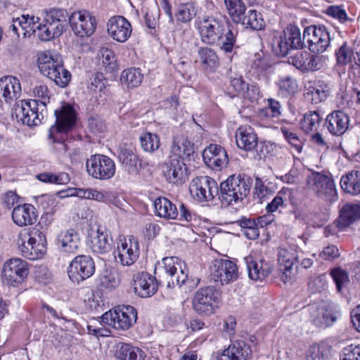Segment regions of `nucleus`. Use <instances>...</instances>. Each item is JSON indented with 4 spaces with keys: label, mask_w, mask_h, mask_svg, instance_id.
<instances>
[{
    "label": "nucleus",
    "mask_w": 360,
    "mask_h": 360,
    "mask_svg": "<svg viewBox=\"0 0 360 360\" xmlns=\"http://www.w3.org/2000/svg\"><path fill=\"white\" fill-rule=\"evenodd\" d=\"M266 216H262L259 217L257 221H255L254 219L243 217L238 220L236 223L241 227L243 231H244V229H250L253 226H258L259 225L262 227L264 225L269 224V222L266 221Z\"/></svg>",
    "instance_id": "60"
},
{
    "label": "nucleus",
    "mask_w": 360,
    "mask_h": 360,
    "mask_svg": "<svg viewBox=\"0 0 360 360\" xmlns=\"http://www.w3.org/2000/svg\"><path fill=\"white\" fill-rule=\"evenodd\" d=\"M340 360H360V345H348L343 348Z\"/></svg>",
    "instance_id": "61"
},
{
    "label": "nucleus",
    "mask_w": 360,
    "mask_h": 360,
    "mask_svg": "<svg viewBox=\"0 0 360 360\" xmlns=\"http://www.w3.org/2000/svg\"><path fill=\"white\" fill-rule=\"evenodd\" d=\"M33 94L37 98L35 100L38 101L40 108L44 110L50 100L48 87L42 84L37 85L34 89Z\"/></svg>",
    "instance_id": "58"
},
{
    "label": "nucleus",
    "mask_w": 360,
    "mask_h": 360,
    "mask_svg": "<svg viewBox=\"0 0 360 360\" xmlns=\"http://www.w3.org/2000/svg\"><path fill=\"white\" fill-rule=\"evenodd\" d=\"M205 164L210 168L221 170L226 167L229 158L225 149L219 145L210 144L202 152Z\"/></svg>",
    "instance_id": "22"
},
{
    "label": "nucleus",
    "mask_w": 360,
    "mask_h": 360,
    "mask_svg": "<svg viewBox=\"0 0 360 360\" xmlns=\"http://www.w3.org/2000/svg\"><path fill=\"white\" fill-rule=\"evenodd\" d=\"M46 16L44 21L49 22L54 27H58L59 32H63L68 25V19L69 20L68 13L65 9L53 8L45 11Z\"/></svg>",
    "instance_id": "39"
},
{
    "label": "nucleus",
    "mask_w": 360,
    "mask_h": 360,
    "mask_svg": "<svg viewBox=\"0 0 360 360\" xmlns=\"http://www.w3.org/2000/svg\"><path fill=\"white\" fill-rule=\"evenodd\" d=\"M63 63L60 56L51 52H44L39 56L38 67L44 75L47 77H56L57 70H63L61 65Z\"/></svg>",
    "instance_id": "27"
},
{
    "label": "nucleus",
    "mask_w": 360,
    "mask_h": 360,
    "mask_svg": "<svg viewBox=\"0 0 360 360\" xmlns=\"http://www.w3.org/2000/svg\"><path fill=\"white\" fill-rule=\"evenodd\" d=\"M326 58L319 53L311 54L304 52L302 72H315L322 69L325 65Z\"/></svg>",
    "instance_id": "45"
},
{
    "label": "nucleus",
    "mask_w": 360,
    "mask_h": 360,
    "mask_svg": "<svg viewBox=\"0 0 360 360\" xmlns=\"http://www.w3.org/2000/svg\"><path fill=\"white\" fill-rule=\"evenodd\" d=\"M37 209L31 204L18 205L12 212L13 221L19 226L32 225L37 221Z\"/></svg>",
    "instance_id": "29"
},
{
    "label": "nucleus",
    "mask_w": 360,
    "mask_h": 360,
    "mask_svg": "<svg viewBox=\"0 0 360 360\" xmlns=\"http://www.w3.org/2000/svg\"><path fill=\"white\" fill-rule=\"evenodd\" d=\"M210 274L214 282H219L221 285L228 284L237 279L238 268L229 259H216L210 266Z\"/></svg>",
    "instance_id": "13"
},
{
    "label": "nucleus",
    "mask_w": 360,
    "mask_h": 360,
    "mask_svg": "<svg viewBox=\"0 0 360 360\" xmlns=\"http://www.w3.org/2000/svg\"><path fill=\"white\" fill-rule=\"evenodd\" d=\"M21 85L18 78L5 76L0 79V101L11 104L21 95Z\"/></svg>",
    "instance_id": "25"
},
{
    "label": "nucleus",
    "mask_w": 360,
    "mask_h": 360,
    "mask_svg": "<svg viewBox=\"0 0 360 360\" xmlns=\"http://www.w3.org/2000/svg\"><path fill=\"white\" fill-rule=\"evenodd\" d=\"M236 23H241L245 25L247 28L249 27L254 30H259L264 27V21L261 14L255 10H250L247 13H244L240 21Z\"/></svg>",
    "instance_id": "46"
},
{
    "label": "nucleus",
    "mask_w": 360,
    "mask_h": 360,
    "mask_svg": "<svg viewBox=\"0 0 360 360\" xmlns=\"http://www.w3.org/2000/svg\"><path fill=\"white\" fill-rule=\"evenodd\" d=\"M297 259V255L293 247H281L278 252L279 270L281 272V279L287 283L291 279L292 267Z\"/></svg>",
    "instance_id": "24"
},
{
    "label": "nucleus",
    "mask_w": 360,
    "mask_h": 360,
    "mask_svg": "<svg viewBox=\"0 0 360 360\" xmlns=\"http://www.w3.org/2000/svg\"><path fill=\"white\" fill-rule=\"evenodd\" d=\"M139 140L141 148L146 152L153 153L157 150L160 146V138L156 134L143 133L140 136Z\"/></svg>",
    "instance_id": "51"
},
{
    "label": "nucleus",
    "mask_w": 360,
    "mask_h": 360,
    "mask_svg": "<svg viewBox=\"0 0 360 360\" xmlns=\"http://www.w3.org/2000/svg\"><path fill=\"white\" fill-rule=\"evenodd\" d=\"M105 84L106 79H105L103 73L97 72L93 76L91 84L89 86V89L94 91H101L105 88Z\"/></svg>",
    "instance_id": "63"
},
{
    "label": "nucleus",
    "mask_w": 360,
    "mask_h": 360,
    "mask_svg": "<svg viewBox=\"0 0 360 360\" xmlns=\"http://www.w3.org/2000/svg\"><path fill=\"white\" fill-rule=\"evenodd\" d=\"M326 13L328 15L339 20L342 23L346 22L349 20L345 11L338 6H330L327 8Z\"/></svg>",
    "instance_id": "62"
},
{
    "label": "nucleus",
    "mask_w": 360,
    "mask_h": 360,
    "mask_svg": "<svg viewBox=\"0 0 360 360\" xmlns=\"http://www.w3.org/2000/svg\"><path fill=\"white\" fill-rule=\"evenodd\" d=\"M330 92L328 84L318 81L307 88L305 98L313 104H318L326 100Z\"/></svg>",
    "instance_id": "37"
},
{
    "label": "nucleus",
    "mask_w": 360,
    "mask_h": 360,
    "mask_svg": "<svg viewBox=\"0 0 360 360\" xmlns=\"http://www.w3.org/2000/svg\"><path fill=\"white\" fill-rule=\"evenodd\" d=\"M80 240L78 233L73 229L61 231L57 238V245L61 252L75 254L78 250Z\"/></svg>",
    "instance_id": "33"
},
{
    "label": "nucleus",
    "mask_w": 360,
    "mask_h": 360,
    "mask_svg": "<svg viewBox=\"0 0 360 360\" xmlns=\"http://www.w3.org/2000/svg\"><path fill=\"white\" fill-rule=\"evenodd\" d=\"M29 274L28 264L19 258H13L6 261L3 266L1 278L4 283L15 286L22 283Z\"/></svg>",
    "instance_id": "9"
},
{
    "label": "nucleus",
    "mask_w": 360,
    "mask_h": 360,
    "mask_svg": "<svg viewBox=\"0 0 360 360\" xmlns=\"http://www.w3.org/2000/svg\"><path fill=\"white\" fill-rule=\"evenodd\" d=\"M88 174L96 179L108 180L115 173V164L108 156L95 154L90 156L86 162Z\"/></svg>",
    "instance_id": "8"
},
{
    "label": "nucleus",
    "mask_w": 360,
    "mask_h": 360,
    "mask_svg": "<svg viewBox=\"0 0 360 360\" xmlns=\"http://www.w3.org/2000/svg\"><path fill=\"white\" fill-rule=\"evenodd\" d=\"M228 26V22L225 19L213 16L204 18L200 21L198 25L202 41L210 45L218 42L220 36L226 32Z\"/></svg>",
    "instance_id": "10"
},
{
    "label": "nucleus",
    "mask_w": 360,
    "mask_h": 360,
    "mask_svg": "<svg viewBox=\"0 0 360 360\" xmlns=\"http://www.w3.org/2000/svg\"><path fill=\"white\" fill-rule=\"evenodd\" d=\"M190 191L200 201H210L219 193L217 182L209 176H201L193 180Z\"/></svg>",
    "instance_id": "19"
},
{
    "label": "nucleus",
    "mask_w": 360,
    "mask_h": 360,
    "mask_svg": "<svg viewBox=\"0 0 360 360\" xmlns=\"http://www.w3.org/2000/svg\"><path fill=\"white\" fill-rule=\"evenodd\" d=\"M307 185L318 197L330 204L338 200L334 181L327 175L313 172L308 176Z\"/></svg>",
    "instance_id": "7"
},
{
    "label": "nucleus",
    "mask_w": 360,
    "mask_h": 360,
    "mask_svg": "<svg viewBox=\"0 0 360 360\" xmlns=\"http://www.w3.org/2000/svg\"><path fill=\"white\" fill-rule=\"evenodd\" d=\"M42 217L37 225L22 229L18 236L17 244L21 254L25 258L35 260L41 258L46 250V237L41 230Z\"/></svg>",
    "instance_id": "1"
},
{
    "label": "nucleus",
    "mask_w": 360,
    "mask_h": 360,
    "mask_svg": "<svg viewBox=\"0 0 360 360\" xmlns=\"http://www.w3.org/2000/svg\"><path fill=\"white\" fill-rule=\"evenodd\" d=\"M360 219V201L347 203L340 210V216L334 224L339 229H343Z\"/></svg>",
    "instance_id": "31"
},
{
    "label": "nucleus",
    "mask_w": 360,
    "mask_h": 360,
    "mask_svg": "<svg viewBox=\"0 0 360 360\" xmlns=\"http://www.w3.org/2000/svg\"><path fill=\"white\" fill-rule=\"evenodd\" d=\"M56 123L49 129V138L53 143H58L60 148L58 150L66 152L68 149L64 139L59 137L60 134H66L71 131L76 124L77 114L74 108L69 105H63L60 110H56Z\"/></svg>",
    "instance_id": "3"
},
{
    "label": "nucleus",
    "mask_w": 360,
    "mask_h": 360,
    "mask_svg": "<svg viewBox=\"0 0 360 360\" xmlns=\"http://www.w3.org/2000/svg\"><path fill=\"white\" fill-rule=\"evenodd\" d=\"M228 13L234 22L240 21L246 6L241 0H224Z\"/></svg>",
    "instance_id": "50"
},
{
    "label": "nucleus",
    "mask_w": 360,
    "mask_h": 360,
    "mask_svg": "<svg viewBox=\"0 0 360 360\" xmlns=\"http://www.w3.org/2000/svg\"><path fill=\"white\" fill-rule=\"evenodd\" d=\"M115 356L120 360H144L145 353L130 344L120 343L117 345Z\"/></svg>",
    "instance_id": "41"
},
{
    "label": "nucleus",
    "mask_w": 360,
    "mask_h": 360,
    "mask_svg": "<svg viewBox=\"0 0 360 360\" xmlns=\"http://www.w3.org/2000/svg\"><path fill=\"white\" fill-rule=\"evenodd\" d=\"M217 302V292L214 287L200 288L193 298V308L198 314L209 316L214 313L213 304Z\"/></svg>",
    "instance_id": "17"
},
{
    "label": "nucleus",
    "mask_w": 360,
    "mask_h": 360,
    "mask_svg": "<svg viewBox=\"0 0 360 360\" xmlns=\"http://www.w3.org/2000/svg\"><path fill=\"white\" fill-rule=\"evenodd\" d=\"M164 269L167 274L168 287H179L185 285L186 288L191 290L196 288L200 279L198 278H189L186 272V264L184 262L176 257H165L162 259Z\"/></svg>",
    "instance_id": "4"
},
{
    "label": "nucleus",
    "mask_w": 360,
    "mask_h": 360,
    "mask_svg": "<svg viewBox=\"0 0 360 360\" xmlns=\"http://www.w3.org/2000/svg\"><path fill=\"white\" fill-rule=\"evenodd\" d=\"M39 25L37 28V34L41 41H49L54 37L60 36L62 34L59 32L58 27H54L49 22H45L42 24L39 22Z\"/></svg>",
    "instance_id": "52"
},
{
    "label": "nucleus",
    "mask_w": 360,
    "mask_h": 360,
    "mask_svg": "<svg viewBox=\"0 0 360 360\" xmlns=\"http://www.w3.org/2000/svg\"><path fill=\"white\" fill-rule=\"evenodd\" d=\"M304 39L311 52L321 53L328 47L330 41L329 32L325 26L311 25L304 30Z\"/></svg>",
    "instance_id": "11"
},
{
    "label": "nucleus",
    "mask_w": 360,
    "mask_h": 360,
    "mask_svg": "<svg viewBox=\"0 0 360 360\" xmlns=\"http://www.w3.org/2000/svg\"><path fill=\"white\" fill-rule=\"evenodd\" d=\"M349 124V116L342 110H335L328 114L324 122V126L334 136H341L345 134Z\"/></svg>",
    "instance_id": "26"
},
{
    "label": "nucleus",
    "mask_w": 360,
    "mask_h": 360,
    "mask_svg": "<svg viewBox=\"0 0 360 360\" xmlns=\"http://www.w3.org/2000/svg\"><path fill=\"white\" fill-rule=\"evenodd\" d=\"M271 66V65L269 63V60L260 55L255 56V59L251 65L252 69L256 70L259 73L267 70Z\"/></svg>",
    "instance_id": "64"
},
{
    "label": "nucleus",
    "mask_w": 360,
    "mask_h": 360,
    "mask_svg": "<svg viewBox=\"0 0 360 360\" xmlns=\"http://www.w3.org/2000/svg\"><path fill=\"white\" fill-rule=\"evenodd\" d=\"M196 15L195 6L191 3L180 5L175 13V18L178 22L186 23L190 22Z\"/></svg>",
    "instance_id": "53"
},
{
    "label": "nucleus",
    "mask_w": 360,
    "mask_h": 360,
    "mask_svg": "<svg viewBox=\"0 0 360 360\" xmlns=\"http://www.w3.org/2000/svg\"><path fill=\"white\" fill-rule=\"evenodd\" d=\"M252 350L245 341H236L221 352L212 356V360H248L250 358Z\"/></svg>",
    "instance_id": "21"
},
{
    "label": "nucleus",
    "mask_w": 360,
    "mask_h": 360,
    "mask_svg": "<svg viewBox=\"0 0 360 360\" xmlns=\"http://www.w3.org/2000/svg\"><path fill=\"white\" fill-rule=\"evenodd\" d=\"M307 360H327L328 348L324 345H313L306 354Z\"/></svg>",
    "instance_id": "56"
},
{
    "label": "nucleus",
    "mask_w": 360,
    "mask_h": 360,
    "mask_svg": "<svg viewBox=\"0 0 360 360\" xmlns=\"http://www.w3.org/2000/svg\"><path fill=\"white\" fill-rule=\"evenodd\" d=\"M330 274L335 283L337 290L339 292H340L342 288L349 283L348 273L341 268H336L333 269Z\"/></svg>",
    "instance_id": "57"
},
{
    "label": "nucleus",
    "mask_w": 360,
    "mask_h": 360,
    "mask_svg": "<svg viewBox=\"0 0 360 360\" xmlns=\"http://www.w3.org/2000/svg\"><path fill=\"white\" fill-rule=\"evenodd\" d=\"M304 41V35L302 37L300 29L290 25L274 38V46L278 55L285 56L290 50L302 49Z\"/></svg>",
    "instance_id": "6"
},
{
    "label": "nucleus",
    "mask_w": 360,
    "mask_h": 360,
    "mask_svg": "<svg viewBox=\"0 0 360 360\" xmlns=\"http://www.w3.org/2000/svg\"><path fill=\"white\" fill-rule=\"evenodd\" d=\"M342 189L352 195L360 194V172L352 171L342 176L340 179Z\"/></svg>",
    "instance_id": "42"
},
{
    "label": "nucleus",
    "mask_w": 360,
    "mask_h": 360,
    "mask_svg": "<svg viewBox=\"0 0 360 360\" xmlns=\"http://www.w3.org/2000/svg\"><path fill=\"white\" fill-rule=\"evenodd\" d=\"M252 181L245 175L233 174L220 184L219 198L227 205L241 201L250 193Z\"/></svg>",
    "instance_id": "2"
},
{
    "label": "nucleus",
    "mask_w": 360,
    "mask_h": 360,
    "mask_svg": "<svg viewBox=\"0 0 360 360\" xmlns=\"http://www.w3.org/2000/svg\"><path fill=\"white\" fill-rule=\"evenodd\" d=\"M335 54L338 64L345 65L353 63L352 68L359 69V75L360 76V46L356 49V51L354 53L345 42L336 51Z\"/></svg>",
    "instance_id": "36"
},
{
    "label": "nucleus",
    "mask_w": 360,
    "mask_h": 360,
    "mask_svg": "<svg viewBox=\"0 0 360 360\" xmlns=\"http://www.w3.org/2000/svg\"><path fill=\"white\" fill-rule=\"evenodd\" d=\"M112 238L110 231L105 227L98 226L91 236V248L93 252L98 254H105L110 251Z\"/></svg>",
    "instance_id": "28"
},
{
    "label": "nucleus",
    "mask_w": 360,
    "mask_h": 360,
    "mask_svg": "<svg viewBox=\"0 0 360 360\" xmlns=\"http://www.w3.org/2000/svg\"><path fill=\"white\" fill-rule=\"evenodd\" d=\"M212 45L218 46L225 53H231L234 49L238 48L236 46V33H234L229 25L226 32L220 36L219 41L214 43Z\"/></svg>",
    "instance_id": "44"
},
{
    "label": "nucleus",
    "mask_w": 360,
    "mask_h": 360,
    "mask_svg": "<svg viewBox=\"0 0 360 360\" xmlns=\"http://www.w3.org/2000/svg\"><path fill=\"white\" fill-rule=\"evenodd\" d=\"M163 173L168 181L177 184L187 175V168L183 160L171 156L165 164Z\"/></svg>",
    "instance_id": "30"
},
{
    "label": "nucleus",
    "mask_w": 360,
    "mask_h": 360,
    "mask_svg": "<svg viewBox=\"0 0 360 360\" xmlns=\"http://www.w3.org/2000/svg\"><path fill=\"white\" fill-rule=\"evenodd\" d=\"M107 31L114 40L124 43L130 37L132 28L127 18L121 15H115L108 20Z\"/></svg>",
    "instance_id": "20"
},
{
    "label": "nucleus",
    "mask_w": 360,
    "mask_h": 360,
    "mask_svg": "<svg viewBox=\"0 0 360 360\" xmlns=\"http://www.w3.org/2000/svg\"><path fill=\"white\" fill-rule=\"evenodd\" d=\"M61 69L63 70H57L56 77H49V78L54 81L58 86L63 88L69 84L71 79V74L64 68L63 63L61 65Z\"/></svg>",
    "instance_id": "59"
},
{
    "label": "nucleus",
    "mask_w": 360,
    "mask_h": 360,
    "mask_svg": "<svg viewBox=\"0 0 360 360\" xmlns=\"http://www.w3.org/2000/svg\"><path fill=\"white\" fill-rule=\"evenodd\" d=\"M277 85L279 92L284 96L294 95L298 89L296 79L290 75H283L279 77Z\"/></svg>",
    "instance_id": "47"
},
{
    "label": "nucleus",
    "mask_w": 360,
    "mask_h": 360,
    "mask_svg": "<svg viewBox=\"0 0 360 360\" xmlns=\"http://www.w3.org/2000/svg\"><path fill=\"white\" fill-rule=\"evenodd\" d=\"M20 105L17 103L15 113L23 124L28 126H37L41 123L44 119V110L41 108L39 112V104L37 100L20 101Z\"/></svg>",
    "instance_id": "15"
},
{
    "label": "nucleus",
    "mask_w": 360,
    "mask_h": 360,
    "mask_svg": "<svg viewBox=\"0 0 360 360\" xmlns=\"http://www.w3.org/2000/svg\"><path fill=\"white\" fill-rule=\"evenodd\" d=\"M321 120L322 117L317 111H309L304 114L300 122L301 129L306 133L316 131L320 126Z\"/></svg>",
    "instance_id": "48"
},
{
    "label": "nucleus",
    "mask_w": 360,
    "mask_h": 360,
    "mask_svg": "<svg viewBox=\"0 0 360 360\" xmlns=\"http://www.w3.org/2000/svg\"><path fill=\"white\" fill-rule=\"evenodd\" d=\"M101 318L103 323L115 329L127 330L136 322L137 311L130 305L118 306L103 314Z\"/></svg>",
    "instance_id": "5"
},
{
    "label": "nucleus",
    "mask_w": 360,
    "mask_h": 360,
    "mask_svg": "<svg viewBox=\"0 0 360 360\" xmlns=\"http://www.w3.org/2000/svg\"><path fill=\"white\" fill-rule=\"evenodd\" d=\"M247 268L250 279L253 281H262L269 276L273 271V264L264 259L253 260L247 259Z\"/></svg>",
    "instance_id": "32"
},
{
    "label": "nucleus",
    "mask_w": 360,
    "mask_h": 360,
    "mask_svg": "<svg viewBox=\"0 0 360 360\" xmlns=\"http://www.w3.org/2000/svg\"><path fill=\"white\" fill-rule=\"evenodd\" d=\"M69 23L73 32L79 37L91 36L96 27L95 17L86 11L72 13L69 17Z\"/></svg>",
    "instance_id": "14"
},
{
    "label": "nucleus",
    "mask_w": 360,
    "mask_h": 360,
    "mask_svg": "<svg viewBox=\"0 0 360 360\" xmlns=\"http://www.w3.org/2000/svg\"><path fill=\"white\" fill-rule=\"evenodd\" d=\"M95 272L93 259L89 255H78L70 262L68 273L74 283L80 282L90 278Z\"/></svg>",
    "instance_id": "12"
},
{
    "label": "nucleus",
    "mask_w": 360,
    "mask_h": 360,
    "mask_svg": "<svg viewBox=\"0 0 360 360\" xmlns=\"http://www.w3.org/2000/svg\"><path fill=\"white\" fill-rule=\"evenodd\" d=\"M134 292L141 297H149L158 290V283L155 277L147 272H139L133 277Z\"/></svg>",
    "instance_id": "23"
},
{
    "label": "nucleus",
    "mask_w": 360,
    "mask_h": 360,
    "mask_svg": "<svg viewBox=\"0 0 360 360\" xmlns=\"http://www.w3.org/2000/svg\"><path fill=\"white\" fill-rule=\"evenodd\" d=\"M307 311L311 321L316 326L326 328L331 326L337 319V313L331 306L325 302L309 305Z\"/></svg>",
    "instance_id": "18"
},
{
    "label": "nucleus",
    "mask_w": 360,
    "mask_h": 360,
    "mask_svg": "<svg viewBox=\"0 0 360 360\" xmlns=\"http://www.w3.org/2000/svg\"><path fill=\"white\" fill-rule=\"evenodd\" d=\"M143 77V75L139 69L129 68L122 72L120 80L127 84L128 88H134L141 84Z\"/></svg>",
    "instance_id": "49"
},
{
    "label": "nucleus",
    "mask_w": 360,
    "mask_h": 360,
    "mask_svg": "<svg viewBox=\"0 0 360 360\" xmlns=\"http://www.w3.org/2000/svg\"><path fill=\"white\" fill-rule=\"evenodd\" d=\"M117 255L115 256L117 262L122 266H131L139 257V243L133 236L124 237L120 240L117 247Z\"/></svg>",
    "instance_id": "16"
},
{
    "label": "nucleus",
    "mask_w": 360,
    "mask_h": 360,
    "mask_svg": "<svg viewBox=\"0 0 360 360\" xmlns=\"http://www.w3.org/2000/svg\"><path fill=\"white\" fill-rule=\"evenodd\" d=\"M156 214L167 219H176L179 217V211L176 205L166 198H158L154 202Z\"/></svg>",
    "instance_id": "40"
},
{
    "label": "nucleus",
    "mask_w": 360,
    "mask_h": 360,
    "mask_svg": "<svg viewBox=\"0 0 360 360\" xmlns=\"http://www.w3.org/2000/svg\"><path fill=\"white\" fill-rule=\"evenodd\" d=\"M171 153L173 157L181 160L190 158L193 156L195 153L194 144L186 136L183 135L176 136L171 147Z\"/></svg>",
    "instance_id": "35"
},
{
    "label": "nucleus",
    "mask_w": 360,
    "mask_h": 360,
    "mask_svg": "<svg viewBox=\"0 0 360 360\" xmlns=\"http://www.w3.org/2000/svg\"><path fill=\"white\" fill-rule=\"evenodd\" d=\"M200 63L205 69L214 70L219 65L216 52L211 48L201 47L198 51Z\"/></svg>",
    "instance_id": "43"
},
{
    "label": "nucleus",
    "mask_w": 360,
    "mask_h": 360,
    "mask_svg": "<svg viewBox=\"0 0 360 360\" xmlns=\"http://www.w3.org/2000/svg\"><path fill=\"white\" fill-rule=\"evenodd\" d=\"M22 18H23L22 36L26 37L27 36H30L32 34L36 33L37 26H40L39 18L28 14L22 15Z\"/></svg>",
    "instance_id": "55"
},
{
    "label": "nucleus",
    "mask_w": 360,
    "mask_h": 360,
    "mask_svg": "<svg viewBox=\"0 0 360 360\" xmlns=\"http://www.w3.org/2000/svg\"><path fill=\"white\" fill-rule=\"evenodd\" d=\"M235 136L238 147L244 150H252L257 145V134L250 126H240Z\"/></svg>",
    "instance_id": "34"
},
{
    "label": "nucleus",
    "mask_w": 360,
    "mask_h": 360,
    "mask_svg": "<svg viewBox=\"0 0 360 360\" xmlns=\"http://www.w3.org/2000/svg\"><path fill=\"white\" fill-rule=\"evenodd\" d=\"M98 56L103 65L109 72H112L117 68V63L114 52L105 47H102L98 51Z\"/></svg>",
    "instance_id": "54"
},
{
    "label": "nucleus",
    "mask_w": 360,
    "mask_h": 360,
    "mask_svg": "<svg viewBox=\"0 0 360 360\" xmlns=\"http://www.w3.org/2000/svg\"><path fill=\"white\" fill-rule=\"evenodd\" d=\"M118 160L122 167L129 174H137L138 165H140L141 162L138 155L132 149L126 147H120Z\"/></svg>",
    "instance_id": "38"
}]
</instances>
